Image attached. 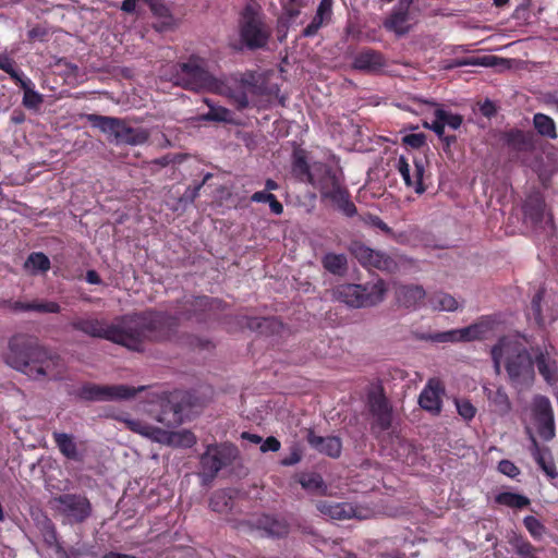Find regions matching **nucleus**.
<instances>
[{"label": "nucleus", "mask_w": 558, "mask_h": 558, "mask_svg": "<svg viewBox=\"0 0 558 558\" xmlns=\"http://www.w3.org/2000/svg\"><path fill=\"white\" fill-rule=\"evenodd\" d=\"M54 509L69 523H81L92 513V504L85 495L63 494L52 499Z\"/></svg>", "instance_id": "obj_13"}, {"label": "nucleus", "mask_w": 558, "mask_h": 558, "mask_svg": "<svg viewBox=\"0 0 558 558\" xmlns=\"http://www.w3.org/2000/svg\"><path fill=\"white\" fill-rule=\"evenodd\" d=\"M184 396L180 392H171L160 398V411L155 420L167 427H175L183 423L185 410Z\"/></svg>", "instance_id": "obj_15"}, {"label": "nucleus", "mask_w": 558, "mask_h": 558, "mask_svg": "<svg viewBox=\"0 0 558 558\" xmlns=\"http://www.w3.org/2000/svg\"><path fill=\"white\" fill-rule=\"evenodd\" d=\"M454 405L459 415L465 421H471L476 414V408L468 399L457 398Z\"/></svg>", "instance_id": "obj_47"}, {"label": "nucleus", "mask_w": 558, "mask_h": 558, "mask_svg": "<svg viewBox=\"0 0 558 558\" xmlns=\"http://www.w3.org/2000/svg\"><path fill=\"white\" fill-rule=\"evenodd\" d=\"M270 210L276 215H281L283 211V206L280 202L277 201L276 196L272 195V198L268 202Z\"/></svg>", "instance_id": "obj_61"}, {"label": "nucleus", "mask_w": 558, "mask_h": 558, "mask_svg": "<svg viewBox=\"0 0 558 558\" xmlns=\"http://www.w3.org/2000/svg\"><path fill=\"white\" fill-rule=\"evenodd\" d=\"M61 311V306L53 301L46 300H34L31 301V312L36 313H59Z\"/></svg>", "instance_id": "obj_46"}, {"label": "nucleus", "mask_w": 558, "mask_h": 558, "mask_svg": "<svg viewBox=\"0 0 558 558\" xmlns=\"http://www.w3.org/2000/svg\"><path fill=\"white\" fill-rule=\"evenodd\" d=\"M511 544L521 558H537L535 548L522 537H515Z\"/></svg>", "instance_id": "obj_45"}, {"label": "nucleus", "mask_w": 558, "mask_h": 558, "mask_svg": "<svg viewBox=\"0 0 558 558\" xmlns=\"http://www.w3.org/2000/svg\"><path fill=\"white\" fill-rule=\"evenodd\" d=\"M201 187H202V184H198V185L194 186L193 189H187L184 194V197L186 199L194 201L197 197Z\"/></svg>", "instance_id": "obj_62"}, {"label": "nucleus", "mask_w": 558, "mask_h": 558, "mask_svg": "<svg viewBox=\"0 0 558 558\" xmlns=\"http://www.w3.org/2000/svg\"><path fill=\"white\" fill-rule=\"evenodd\" d=\"M272 195L271 193H267L265 191H259V192H255L252 197H251V201L252 202H255V203H268L270 201V198H272Z\"/></svg>", "instance_id": "obj_60"}, {"label": "nucleus", "mask_w": 558, "mask_h": 558, "mask_svg": "<svg viewBox=\"0 0 558 558\" xmlns=\"http://www.w3.org/2000/svg\"><path fill=\"white\" fill-rule=\"evenodd\" d=\"M17 84L24 92L22 100L23 106L27 109L38 110L44 102V96L35 90V85L32 80L25 76L23 80H20Z\"/></svg>", "instance_id": "obj_30"}, {"label": "nucleus", "mask_w": 558, "mask_h": 558, "mask_svg": "<svg viewBox=\"0 0 558 558\" xmlns=\"http://www.w3.org/2000/svg\"><path fill=\"white\" fill-rule=\"evenodd\" d=\"M537 432L544 440H550L555 436L554 417L536 421Z\"/></svg>", "instance_id": "obj_50"}, {"label": "nucleus", "mask_w": 558, "mask_h": 558, "mask_svg": "<svg viewBox=\"0 0 558 558\" xmlns=\"http://www.w3.org/2000/svg\"><path fill=\"white\" fill-rule=\"evenodd\" d=\"M354 64L357 69H375L383 65V58L371 50L362 51L356 56Z\"/></svg>", "instance_id": "obj_40"}, {"label": "nucleus", "mask_w": 558, "mask_h": 558, "mask_svg": "<svg viewBox=\"0 0 558 558\" xmlns=\"http://www.w3.org/2000/svg\"><path fill=\"white\" fill-rule=\"evenodd\" d=\"M426 160L423 157H414L412 165L405 157L401 156L397 161V169L402 177L404 183L409 187H413L417 194L425 192L423 177L425 173Z\"/></svg>", "instance_id": "obj_18"}, {"label": "nucleus", "mask_w": 558, "mask_h": 558, "mask_svg": "<svg viewBox=\"0 0 558 558\" xmlns=\"http://www.w3.org/2000/svg\"><path fill=\"white\" fill-rule=\"evenodd\" d=\"M365 225L377 228L385 233H391V229L378 216L367 215L363 218Z\"/></svg>", "instance_id": "obj_54"}, {"label": "nucleus", "mask_w": 558, "mask_h": 558, "mask_svg": "<svg viewBox=\"0 0 558 558\" xmlns=\"http://www.w3.org/2000/svg\"><path fill=\"white\" fill-rule=\"evenodd\" d=\"M527 434L531 440V453L535 462L549 478H556L558 476V471L550 451L547 448H541L538 446V442L530 428H527Z\"/></svg>", "instance_id": "obj_22"}, {"label": "nucleus", "mask_w": 558, "mask_h": 558, "mask_svg": "<svg viewBox=\"0 0 558 558\" xmlns=\"http://www.w3.org/2000/svg\"><path fill=\"white\" fill-rule=\"evenodd\" d=\"M524 525L535 539H539L545 532V526L533 515L524 518Z\"/></svg>", "instance_id": "obj_49"}, {"label": "nucleus", "mask_w": 558, "mask_h": 558, "mask_svg": "<svg viewBox=\"0 0 558 558\" xmlns=\"http://www.w3.org/2000/svg\"><path fill=\"white\" fill-rule=\"evenodd\" d=\"M88 120L93 126L99 129L108 136L113 137L117 144L141 145L149 137L147 130L132 128L124 120L119 118L90 114Z\"/></svg>", "instance_id": "obj_8"}, {"label": "nucleus", "mask_w": 558, "mask_h": 558, "mask_svg": "<svg viewBox=\"0 0 558 558\" xmlns=\"http://www.w3.org/2000/svg\"><path fill=\"white\" fill-rule=\"evenodd\" d=\"M505 141L515 151H530L534 148V135L531 132L510 130L506 133Z\"/></svg>", "instance_id": "obj_27"}, {"label": "nucleus", "mask_w": 558, "mask_h": 558, "mask_svg": "<svg viewBox=\"0 0 558 558\" xmlns=\"http://www.w3.org/2000/svg\"><path fill=\"white\" fill-rule=\"evenodd\" d=\"M434 116L438 120H441L442 123L445 124V126L448 125L452 130L459 129L461 126V124H462V117L461 116L448 112V111H446V110H444L442 108H439V107L436 108V110L434 112Z\"/></svg>", "instance_id": "obj_44"}, {"label": "nucleus", "mask_w": 558, "mask_h": 558, "mask_svg": "<svg viewBox=\"0 0 558 558\" xmlns=\"http://www.w3.org/2000/svg\"><path fill=\"white\" fill-rule=\"evenodd\" d=\"M332 3L333 0H322L316 10V14L327 23H329L332 17Z\"/></svg>", "instance_id": "obj_52"}, {"label": "nucleus", "mask_w": 558, "mask_h": 558, "mask_svg": "<svg viewBox=\"0 0 558 558\" xmlns=\"http://www.w3.org/2000/svg\"><path fill=\"white\" fill-rule=\"evenodd\" d=\"M24 269L31 275L45 274L50 269V259L41 252H34L26 258Z\"/></svg>", "instance_id": "obj_32"}, {"label": "nucleus", "mask_w": 558, "mask_h": 558, "mask_svg": "<svg viewBox=\"0 0 558 558\" xmlns=\"http://www.w3.org/2000/svg\"><path fill=\"white\" fill-rule=\"evenodd\" d=\"M324 267L333 275H341L347 267V257L343 254L328 253L323 258Z\"/></svg>", "instance_id": "obj_39"}, {"label": "nucleus", "mask_w": 558, "mask_h": 558, "mask_svg": "<svg viewBox=\"0 0 558 558\" xmlns=\"http://www.w3.org/2000/svg\"><path fill=\"white\" fill-rule=\"evenodd\" d=\"M236 456V448L230 444L208 445L201 456L202 472L199 476L204 484L210 483L217 473Z\"/></svg>", "instance_id": "obj_11"}, {"label": "nucleus", "mask_w": 558, "mask_h": 558, "mask_svg": "<svg viewBox=\"0 0 558 558\" xmlns=\"http://www.w3.org/2000/svg\"><path fill=\"white\" fill-rule=\"evenodd\" d=\"M498 471L511 478H514L520 474L518 466L510 460H501L498 463Z\"/></svg>", "instance_id": "obj_53"}, {"label": "nucleus", "mask_w": 558, "mask_h": 558, "mask_svg": "<svg viewBox=\"0 0 558 558\" xmlns=\"http://www.w3.org/2000/svg\"><path fill=\"white\" fill-rule=\"evenodd\" d=\"M218 500L223 501V506H226V507L228 506L225 493H217L210 499V507L215 511H220L221 510L220 507H219V501Z\"/></svg>", "instance_id": "obj_59"}, {"label": "nucleus", "mask_w": 558, "mask_h": 558, "mask_svg": "<svg viewBox=\"0 0 558 558\" xmlns=\"http://www.w3.org/2000/svg\"><path fill=\"white\" fill-rule=\"evenodd\" d=\"M445 393L444 385L439 379L432 378L427 381L426 386L420 393L418 403L422 409L430 412L432 414H439L441 411L442 400Z\"/></svg>", "instance_id": "obj_20"}, {"label": "nucleus", "mask_w": 558, "mask_h": 558, "mask_svg": "<svg viewBox=\"0 0 558 558\" xmlns=\"http://www.w3.org/2000/svg\"><path fill=\"white\" fill-rule=\"evenodd\" d=\"M120 420L132 432L143 435V436L151 439L153 441H156V435H157L159 427L151 426V425L147 424L146 422H143L137 418L121 417Z\"/></svg>", "instance_id": "obj_37"}, {"label": "nucleus", "mask_w": 558, "mask_h": 558, "mask_svg": "<svg viewBox=\"0 0 558 558\" xmlns=\"http://www.w3.org/2000/svg\"><path fill=\"white\" fill-rule=\"evenodd\" d=\"M177 318L163 313L144 312L125 315L108 323L97 318H74L71 326L89 337L101 338L134 351L145 341H160L172 333Z\"/></svg>", "instance_id": "obj_1"}, {"label": "nucleus", "mask_w": 558, "mask_h": 558, "mask_svg": "<svg viewBox=\"0 0 558 558\" xmlns=\"http://www.w3.org/2000/svg\"><path fill=\"white\" fill-rule=\"evenodd\" d=\"M150 11L154 16L160 20L159 29H168L174 25V17L170 13L169 8L161 0Z\"/></svg>", "instance_id": "obj_41"}, {"label": "nucleus", "mask_w": 558, "mask_h": 558, "mask_svg": "<svg viewBox=\"0 0 558 558\" xmlns=\"http://www.w3.org/2000/svg\"><path fill=\"white\" fill-rule=\"evenodd\" d=\"M171 80L186 89L211 93L218 81L210 74L207 61L198 56H191L185 62L179 63Z\"/></svg>", "instance_id": "obj_5"}, {"label": "nucleus", "mask_w": 558, "mask_h": 558, "mask_svg": "<svg viewBox=\"0 0 558 558\" xmlns=\"http://www.w3.org/2000/svg\"><path fill=\"white\" fill-rule=\"evenodd\" d=\"M484 393L499 414H507L510 411V401L501 388L484 387Z\"/></svg>", "instance_id": "obj_31"}, {"label": "nucleus", "mask_w": 558, "mask_h": 558, "mask_svg": "<svg viewBox=\"0 0 558 558\" xmlns=\"http://www.w3.org/2000/svg\"><path fill=\"white\" fill-rule=\"evenodd\" d=\"M307 441L313 448L331 458H337L341 453V441L338 437H322L311 432Z\"/></svg>", "instance_id": "obj_25"}, {"label": "nucleus", "mask_w": 558, "mask_h": 558, "mask_svg": "<svg viewBox=\"0 0 558 558\" xmlns=\"http://www.w3.org/2000/svg\"><path fill=\"white\" fill-rule=\"evenodd\" d=\"M542 299H543V292L539 291L538 293H536L532 300V303H531V312H530V317H532L536 325L543 327L545 326L546 324V319L545 317L542 315V307H541V302H542Z\"/></svg>", "instance_id": "obj_48"}, {"label": "nucleus", "mask_w": 558, "mask_h": 558, "mask_svg": "<svg viewBox=\"0 0 558 558\" xmlns=\"http://www.w3.org/2000/svg\"><path fill=\"white\" fill-rule=\"evenodd\" d=\"M239 34L243 45L251 49L264 48L270 36L271 27L266 23L259 8L247 4L240 14Z\"/></svg>", "instance_id": "obj_6"}, {"label": "nucleus", "mask_w": 558, "mask_h": 558, "mask_svg": "<svg viewBox=\"0 0 558 558\" xmlns=\"http://www.w3.org/2000/svg\"><path fill=\"white\" fill-rule=\"evenodd\" d=\"M299 483L308 493L325 496L328 494V487L323 477L317 473H306L300 476Z\"/></svg>", "instance_id": "obj_33"}, {"label": "nucleus", "mask_w": 558, "mask_h": 558, "mask_svg": "<svg viewBox=\"0 0 558 558\" xmlns=\"http://www.w3.org/2000/svg\"><path fill=\"white\" fill-rule=\"evenodd\" d=\"M196 441V436L189 429L170 432L159 428L156 435V442L178 448H192Z\"/></svg>", "instance_id": "obj_21"}, {"label": "nucleus", "mask_w": 558, "mask_h": 558, "mask_svg": "<svg viewBox=\"0 0 558 558\" xmlns=\"http://www.w3.org/2000/svg\"><path fill=\"white\" fill-rule=\"evenodd\" d=\"M316 508L318 512L331 520H365L371 517V510L351 502H335L328 500L317 501Z\"/></svg>", "instance_id": "obj_14"}, {"label": "nucleus", "mask_w": 558, "mask_h": 558, "mask_svg": "<svg viewBox=\"0 0 558 558\" xmlns=\"http://www.w3.org/2000/svg\"><path fill=\"white\" fill-rule=\"evenodd\" d=\"M387 288L384 280L365 284H341L335 290V296L340 302L353 308L373 306L380 303L386 295Z\"/></svg>", "instance_id": "obj_7"}, {"label": "nucleus", "mask_w": 558, "mask_h": 558, "mask_svg": "<svg viewBox=\"0 0 558 558\" xmlns=\"http://www.w3.org/2000/svg\"><path fill=\"white\" fill-rule=\"evenodd\" d=\"M367 405L373 417V428L386 430L391 425V407L381 387H373L367 395Z\"/></svg>", "instance_id": "obj_17"}, {"label": "nucleus", "mask_w": 558, "mask_h": 558, "mask_svg": "<svg viewBox=\"0 0 558 558\" xmlns=\"http://www.w3.org/2000/svg\"><path fill=\"white\" fill-rule=\"evenodd\" d=\"M86 281L90 284H98L100 283V278L95 270H88L86 272Z\"/></svg>", "instance_id": "obj_63"}, {"label": "nucleus", "mask_w": 558, "mask_h": 558, "mask_svg": "<svg viewBox=\"0 0 558 558\" xmlns=\"http://www.w3.org/2000/svg\"><path fill=\"white\" fill-rule=\"evenodd\" d=\"M423 126L426 129L433 130L439 138L444 137L445 124L442 123L441 120H438L437 118H435V120L432 123H428L425 121L423 123Z\"/></svg>", "instance_id": "obj_57"}, {"label": "nucleus", "mask_w": 558, "mask_h": 558, "mask_svg": "<svg viewBox=\"0 0 558 558\" xmlns=\"http://www.w3.org/2000/svg\"><path fill=\"white\" fill-rule=\"evenodd\" d=\"M399 304L408 308H416L425 298V291L421 286H401L396 291Z\"/></svg>", "instance_id": "obj_26"}, {"label": "nucleus", "mask_w": 558, "mask_h": 558, "mask_svg": "<svg viewBox=\"0 0 558 558\" xmlns=\"http://www.w3.org/2000/svg\"><path fill=\"white\" fill-rule=\"evenodd\" d=\"M428 303L433 310L454 312L461 303L452 295L445 292H436L429 296Z\"/></svg>", "instance_id": "obj_34"}, {"label": "nucleus", "mask_w": 558, "mask_h": 558, "mask_svg": "<svg viewBox=\"0 0 558 558\" xmlns=\"http://www.w3.org/2000/svg\"><path fill=\"white\" fill-rule=\"evenodd\" d=\"M205 104L209 108L208 112L204 113L201 117L202 121H215V122H231L232 121V112L222 107L216 106L210 99L205 98Z\"/></svg>", "instance_id": "obj_36"}, {"label": "nucleus", "mask_w": 558, "mask_h": 558, "mask_svg": "<svg viewBox=\"0 0 558 558\" xmlns=\"http://www.w3.org/2000/svg\"><path fill=\"white\" fill-rule=\"evenodd\" d=\"M0 70L8 73L16 84L25 77L22 71L14 68V60L7 53H0Z\"/></svg>", "instance_id": "obj_43"}, {"label": "nucleus", "mask_w": 558, "mask_h": 558, "mask_svg": "<svg viewBox=\"0 0 558 558\" xmlns=\"http://www.w3.org/2000/svg\"><path fill=\"white\" fill-rule=\"evenodd\" d=\"M524 225L538 236H550L555 226L553 216L546 211V204L539 194L530 195L523 205Z\"/></svg>", "instance_id": "obj_9"}, {"label": "nucleus", "mask_w": 558, "mask_h": 558, "mask_svg": "<svg viewBox=\"0 0 558 558\" xmlns=\"http://www.w3.org/2000/svg\"><path fill=\"white\" fill-rule=\"evenodd\" d=\"M102 558H138V557L133 556V555H128V554H121V553H117V551H109V553L105 554L102 556Z\"/></svg>", "instance_id": "obj_64"}, {"label": "nucleus", "mask_w": 558, "mask_h": 558, "mask_svg": "<svg viewBox=\"0 0 558 558\" xmlns=\"http://www.w3.org/2000/svg\"><path fill=\"white\" fill-rule=\"evenodd\" d=\"M240 87L244 88L251 105L255 106L257 99L266 94L264 77L255 72H245L240 75Z\"/></svg>", "instance_id": "obj_24"}, {"label": "nucleus", "mask_w": 558, "mask_h": 558, "mask_svg": "<svg viewBox=\"0 0 558 558\" xmlns=\"http://www.w3.org/2000/svg\"><path fill=\"white\" fill-rule=\"evenodd\" d=\"M496 320L489 316H485L468 327L429 333L424 338L432 342L474 341L490 336L494 332Z\"/></svg>", "instance_id": "obj_10"}, {"label": "nucleus", "mask_w": 558, "mask_h": 558, "mask_svg": "<svg viewBox=\"0 0 558 558\" xmlns=\"http://www.w3.org/2000/svg\"><path fill=\"white\" fill-rule=\"evenodd\" d=\"M53 439L61 453L70 460L81 461L83 454L78 451L77 444L72 435L66 433H53Z\"/></svg>", "instance_id": "obj_28"}, {"label": "nucleus", "mask_w": 558, "mask_h": 558, "mask_svg": "<svg viewBox=\"0 0 558 558\" xmlns=\"http://www.w3.org/2000/svg\"><path fill=\"white\" fill-rule=\"evenodd\" d=\"M532 412L535 421L554 417L550 401L544 396H537L534 398Z\"/></svg>", "instance_id": "obj_38"}, {"label": "nucleus", "mask_w": 558, "mask_h": 558, "mask_svg": "<svg viewBox=\"0 0 558 558\" xmlns=\"http://www.w3.org/2000/svg\"><path fill=\"white\" fill-rule=\"evenodd\" d=\"M350 250L357 262L367 269H378L391 272L397 268V264L393 258L364 244L353 243Z\"/></svg>", "instance_id": "obj_16"}, {"label": "nucleus", "mask_w": 558, "mask_h": 558, "mask_svg": "<svg viewBox=\"0 0 558 558\" xmlns=\"http://www.w3.org/2000/svg\"><path fill=\"white\" fill-rule=\"evenodd\" d=\"M426 137L423 133H411L403 137V143L412 148H420L425 144Z\"/></svg>", "instance_id": "obj_55"}, {"label": "nucleus", "mask_w": 558, "mask_h": 558, "mask_svg": "<svg viewBox=\"0 0 558 558\" xmlns=\"http://www.w3.org/2000/svg\"><path fill=\"white\" fill-rule=\"evenodd\" d=\"M144 386L137 388L128 385H83L77 396L85 401H119L133 398L137 392L143 391Z\"/></svg>", "instance_id": "obj_12"}, {"label": "nucleus", "mask_w": 558, "mask_h": 558, "mask_svg": "<svg viewBox=\"0 0 558 558\" xmlns=\"http://www.w3.org/2000/svg\"><path fill=\"white\" fill-rule=\"evenodd\" d=\"M325 24H328L324 19L319 17L315 13L314 17L312 19L311 23L303 29V36L304 37H313L317 34V32L320 29V27Z\"/></svg>", "instance_id": "obj_51"}, {"label": "nucleus", "mask_w": 558, "mask_h": 558, "mask_svg": "<svg viewBox=\"0 0 558 558\" xmlns=\"http://www.w3.org/2000/svg\"><path fill=\"white\" fill-rule=\"evenodd\" d=\"M533 125L539 135L550 140L557 138L556 123L549 116L535 113L533 117Z\"/></svg>", "instance_id": "obj_35"}, {"label": "nucleus", "mask_w": 558, "mask_h": 558, "mask_svg": "<svg viewBox=\"0 0 558 558\" xmlns=\"http://www.w3.org/2000/svg\"><path fill=\"white\" fill-rule=\"evenodd\" d=\"M5 362L34 380H60L65 373V364L59 355L24 335L11 338Z\"/></svg>", "instance_id": "obj_2"}, {"label": "nucleus", "mask_w": 558, "mask_h": 558, "mask_svg": "<svg viewBox=\"0 0 558 558\" xmlns=\"http://www.w3.org/2000/svg\"><path fill=\"white\" fill-rule=\"evenodd\" d=\"M534 355L539 374L547 383L554 381L557 373V360L548 351L537 350Z\"/></svg>", "instance_id": "obj_29"}, {"label": "nucleus", "mask_w": 558, "mask_h": 558, "mask_svg": "<svg viewBox=\"0 0 558 558\" xmlns=\"http://www.w3.org/2000/svg\"><path fill=\"white\" fill-rule=\"evenodd\" d=\"M213 93L227 97L238 110H243L251 106L246 92L240 87V75L226 80L218 78Z\"/></svg>", "instance_id": "obj_19"}, {"label": "nucleus", "mask_w": 558, "mask_h": 558, "mask_svg": "<svg viewBox=\"0 0 558 558\" xmlns=\"http://www.w3.org/2000/svg\"><path fill=\"white\" fill-rule=\"evenodd\" d=\"M490 354L496 373H500L504 364L509 380L515 388L521 389L533 383L534 363L521 336L509 335L500 338L492 348Z\"/></svg>", "instance_id": "obj_4"}, {"label": "nucleus", "mask_w": 558, "mask_h": 558, "mask_svg": "<svg viewBox=\"0 0 558 558\" xmlns=\"http://www.w3.org/2000/svg\"><path fill=\"white\" fill-rule=\"evenodd\" d=\"M254 525L263 532V535L268 537H283L290 531L286 520L268 514L258 517Z\"/></svg>", "instance_id": "obj_23"}, {"label": "nucleus", "mask_w": 558, "mask_h": 558, "mask_svg": "<svg viewBox=\"0 0 558 558\" xmlns=\"http://www.w3.org/2000/svg\"><path fill=\"white\" fill-rule=\"evenodd\" d=\"M260 444H262L260 450L263 452H267V451L276 452L280 449V441L272 436L268 437L266 440L262 441Z\"/></svg>", "instance_id": "obj_56"}, {"label": "nucleus", "mask_w": 558, "mask_h": 558, "mask_svg": "<svg viewBox=\"0 0 558 558\" xmlns=\"http://www.w3.org/2000/svg\"><path fill=\"white\" fill-rule=\"evenodd\" d=\"M496 500L500 505L518 509L524 508L530 504L529 498L514 493H501L497 496Z\"/></svg>", "instance_id": "obj_42"}, {"label": "nucleus", "mask_w": 558, "mask_h": 558, "mask_svg": "<svg viewBox=\"0 0 558 558\" xmlns=\"http://www.w3.org/2000/svg\"><path fill=\"white\" fill-rule=\"evenodd\" d=\"M8 307L14 312H31V302H9Z\"/></svg>", "instance_id": "obj_58"}, {"label": "nucleus", "mask_w": 558, "mask_h": 558, "mask_svg": "<svg viewBox=\"0 0 558 558\" xmlns=\"http://www.w3.org/2000/svg\"><path fill=\"white\" fill-rule=\"evenodd\" d=\"M292 174L301 182L318 189L322 197L330 199L345 216L356 214L355 205L349 199V194L342 185L340 169L322 162L308 165L304 150H295L292 160Z\"/></svg>", "instance_id": "obj_3"}]
</instances>
